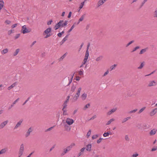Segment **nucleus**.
I'll return each mask as SVG.
<instances>
[{
  "label": "nucleus",
  "mask_w": 157,
  "mask_h": 157,
  "mask_svg": "<svg viewBox=\"0 0 157 157\" xmlns=\"http://www.w3.org/2000/svg\"><path fill=\"white\" fill-rule=\"evenodd\" d=\"M68 21L60 20L55 26L54 29L56 30L60 27H64L67 24Z\"/></svg>",
  "instance_id": "f257e3e1"
},
{
  "label": "nucleus",
  "mask_w": 157,
  "mask_h": 157,
  "mask_svg": "<svg viewBox=\"0 0 157 157\" xmlns=\"http://www.w3.org/2000/svg\"><path fill=\"white\" fill-rule=\"evenodd\" d=\"M82 90V88L81 87H79L77 89L76 93L73 98L72 100L73 101H75L77 100Z\"/></svg>",
  "instance_id": "f03ea898"
},
{
  "label": "nucleus",
  "mask_w": 157,
  "mask_h": 157,
  "mask_svg": "<svg viewBox=\"0 0 157 157\" xmlns=\"http://www.w3.org/2000/svg\"><path fill=\"white\" fill-rule=\"evenodd\" d=\"M51 30V28H48L44 31L43 34L44 36V38H47L51 36L50 32Z\"/></svg>",
  "instance_id": "7ed1b4c3"
},
{
  "label": "nucleus",
  "mask_w": 157,
  "mask_h": 157,
  "mask_svg": "<svg viewBox=\"0 0 157 157\" xmlns=\"http://www.w3.org/2000/svg\"><path fill=\"white\" fill-rule=\"evenodd\" d=\"M31 31V29L27 28L25 25H23L22 27L21 32L23 34L30 33Z\"/></svg>",
  "instance_id": "20e7f679"
},
{
  "label": "nucleus",
  "mask_w": 157,
  "mask_h": 157,
  "mask_svg": "<svg viewBox=\"0 0 157 157\" xmlns=\"http://www.w3.org/2000/svg\"><path fill=\"white\" fill-rule=\"evenodd\" d=\"M24 150V145L23 144H21L19 150L18 155V157H21L23 154Z\"/></svg>",
  "instance_id": "39448f33"
},
{
  "label": "nucleus",
  "mask_w": 157,
  "mask_h": 157,
  "mask_svg": "<svg viewBox=\"0 0 157 157\" xmlns=\"http://www.w3.org/2000/svg\"><path fill=\"white\" fill-rule=\"evenodd\" d=\"M157 84V82L154 80L150 81L147 84L148 87H151L152 86H155Z\"/></svg>",
  "instance_id": "423d86ee"
},
{
  "label": "nucleus",
  "mask_w": 157,
  "mask_h": 157,
  "mask_svg": "<svg viewBox=\"0 0 157 157\" xmlns=\"http://www.w3.org/2000/svg\"><path fill=\"white\" fill-rule=\"evenodd\" d=\"M157 113V108L152 109L149 113L150 116L152 117L154 116Z\"/></svg>",
  "instance_id": "0eeeda50"
},
{
  "label": "nucleus",
  "mask_w": 157,
  "mask_h": 157,
  "mask_svg": "<svg viewBox=\"0 0 157 157\" xmlns=\"http://www.w3.org/2000/svg\"><path fill=\"white\" fill-rule=\"evenodd\" d=\"M33 131V128L32 127H30L29 128L25 133V136L26 137H27L29 136L30 134Z\"/></svg>",
  "instance_id": "6e6552de"
},
{
  "label": "nucleus",
  "mask_w": 157,
  "mask_h": 157,
  "mask_svg": "<svg viewBox=\"0 0 157 157\" xmlns=\"http://www.w3.org/2000/svg\"><path fill=\"white\" fill-rule=\"evenodd\" d=\"M117 108H113L107 113V115L108 116H109L111 115L112 114L115 112L117 110Z\"/></svg>",
  "instance_id": "1a4fd4ad"
},
{
  "label": "nucleus",
  "mask_w": 157,
  "mask_h": 157,
  "mask_svg": "<svg viewBox=\"0 0 157 157\" xmlns=\"http://www.w3.org/2000/svg\"><path fill=\"white\" fill-rule=\"evenodd\" d=\"M66 123L69 125H71L74 122V120L71 118H68L66 120Z\"/></svg>",
  "instance_id": "9d476101"
},
{
  "label": "nucleus",
  "mask_w": 157,
  "mask_h": 157,
  "mask_svg": "<svg viewBox=\"0 0 157 157\" xmlns=\"http://www.w3.org/2000/svg\"><path fill=\"white\" fill-rule=\"evenodd\" d=\"M80 98L82 101L85 100L87 98V94L85 92L83 93L81 95Z\"/></svg>",
  "instance_id": "9b49d317"
},
{
  "label": "nucleus",
  "mask_w": 157,
  "mask_h": 157,
  "mask_svg": "<svg viewBox=\"0 0 157 157\" xmlns=\"http://www.w3.org/2000/svg\"><path fill=\"white\" fill-rule=\"evenodd\" d=\"M157 131V129L155 128H153L149 132V135L150 136H153L154 135Z\"/></svg>",
  "instance_id": "f8f14e48"
},
{
  "label": "nucleus",
  "mask_w": 157,
  "mask_h": 157,
  "mask_svg": "<svg viewBox=\"0 0 157 157\" xmlns=\"http://www.w3.org/2000/svg\"><path fill=\"white\" fill-rule=\"evenodd\" d=\"M8 122V121L7 120L2 123L0 124V128L2 129L7 124Z\"/></svg>",
  "instance_id": "ddd939ff"
},
{
  "label": "nucleus",
  "mask_w": 157,
  "mask_h": 157,
  "mask_svg": "<svg viewBox=\"0 0 157 157\" xmlns=\"http://www.w3.org/2000/svg\"><path fill=\"white\" fill-rule=\"evenodd\" d=\"M17 85V83L16 82H15L12 84L10 86L8 87L7 88V89L8 90H10L11 89H12L13 88L15 87Z\"/></svg>",
  "instance_id": "4468645a"
},
{
  "label": "nucleus",
  "mask_w": 157,
  "mask_h": 157,
  "mask_svg": "<svg viewBox=\"0 0 157 157\" xmlns=\"http://www.w3.org/2000/svg\"><path fill=\"white\" fill-rule=\"evenodd\" d=\"M85 17V14H84L81 16V17L79 19L77 23V24H78L80 22L82 21L84 19Z\"/></svg>",
  "instance_id": "2eb2a0df"
},
{
  "label": "nucleus",
  "mask_w": 157,
  "mask_h": 157,
  "mask_svg": "<svg viewBox=\"0 0 157 157\" xmlns=\"http://www.w3.org/2000/svg\"><path fill=\"white\" fill-rule=\"evenodd\" d=\"M9 52V49L7 48L3 49L1 51V53L2 55H4L7 53Z\"/></svg>",
  "instance_id": "dca6fc26"
},
{
  "label": "nucleus",
  "mask_w": 157,
  "mask_h": 157,
  "mask_svg": "<svg viewBox=\"0 0 157 157\" xmlns=\"http://www.w3.org/2000/svg\"><path fill=\"white\" fill-rule=\"evenodd\" d=\"M20 49L19 48L16 49L15 51L13 53V56H16L19 53Z\"/></svg>",
  "instance_id": "f3484780"
},
{
  "label": "nucleus",
  "mask_w": 157,
  "mask_h": 157,
  "mask_svg": "<svg viewBox=\"0 0 157 157\" xmlns=\"http://www.w3.org/2000/svg\"><path fill=\"white\" fill-rule=\"evenodd\" d=\"M115 120V119L113 118L110 119L106 123V125H107L110 124L112 122L114 121Z\"/></svg>",
  "instance_id": "a211bd4d"
},
{
  "label": "nucleus",
  "mask_w": 157,
  "mask_h": 157,
  "mask_svg": "<svg viewBox=\"0 0 157 157\" xmlns=\"http://www.w3.org/2000/svg\"><path fill=\"white\" fill-rule=\"evenodd\" d=\"M75 146V144L74 143H72L69 146L67 147V148L69 151H70L72 148Z\"/></svg>",
  "instance_id": "6ab92c4d"
},
{
  "label": "nucleus",
  "mask_w": 157,
  "mask_h": 157,
  "mask_svg": "<svg viewBox=\"0 0 157 157\" xmlns=\"http://www.w3.org/2000/svg\"><path fill=\"white\" fill-rule=\"evenodd\" d=\"M86 150L89 151H90L91 149V145L90 144L87 145L86 146Z\"/></svg>",
  "instance_id": "aec40b11"
},
{
  "label": "nucleus",
  "mask_w": 157,
  "mask_h": 157,
  "mask_svg": "<svg viewBox=\"0 0 157 157\" xmlns=\"http://www.w3.org/2000/svg\"><path fill=\"white\" fill-rule=\"evenodd\" d=\"M22 122V120H20L18 122L15 127V128H17L18 127H20Z\"/></svg>",
  "instance_id": "412c9836"
},
{
  "label": "nucleus",
  "mask_w": 157,
  "mask_h": 157,
  "mask_svg": "<svg viewBox=\"0 0 157 157\" xmlns=\"http://www.w3.org/2000/svg\"><path fill=\"white\" fill-rule=\"evenodd\" d=\"M68 35H66L63 39V40L61 41V44H63L65 41H66L67 39V38L68 37Z\"/></svg>",
  "instance_id": "4be33fe9"
},
{
  "label": "nucleus",
  "mask_w": 157,
  "mask_h": 157,
  "mask_svg": "<svg viewBox=\"0 0 157 157\" xmlns=\"http://www.w3.org/2000/svg\"><path fill=\"white\" fill-rule=\"evenodd\" d=\"M107 0H100L98 2V5L99 6L101 5Z\"/></svg>",
  "instance_id": "5701e85b"
},
{
  "label": "nucleus",
  "mask_w": 157,
  "mask_h": 157,
  "mask_svg": "<svg viewBox=\"0 0 157 157\" xmlns=\"http://www.w3.org/2000/svg\"><path fill=\"white\" fill-rule=\"evenodd\" d=\"M117 65V64H115L111 66L109 68V70L111 71L113 69H115Z\"/></svg>",
  "instance_id": "b1692460"
},
{
  "label": "nucleus",
  "mask_w": 157,
  "mask_h": 157,
  "mask_svg": "<svg viewBox=\"0 0 157 157\" xmlns=\"http://www.w3.org/2000/svg\"><path fill=\"white\" fill-rule=\"evenodd\" d=\"M83 71L82 69H81L78 71V73L79 75L80 76H82L83 75Z\"/></svg>",
  "instance_id": "393cba45"
},
{
  "label": "nucleus",
  "mask_w": 157,
  "mask_h": 157,
  "mask_svg": "<svg viewBox=\"0 0 157 157\" xmlns=\"http://www.w3.org/2000/svg\"><path fill=\"white\" fill-rule=\"evenodd\" d=\"M89 56V52H88V48L86 51L84 58H86V59H88Z\"/></svg>",
  "instance_id": "a878e982"
},
{
  "label": "nucleus",
  "mask_w": 157,
  "mask_h": 157,
  "mask_svg": "<svg viewBox=\"0 0 157 157\" xmlns=\"http://www.w3.org/2000/svg\"><path fill=\"white\" fill-rule=\"evenodd\" d=\"M68 151H69V150H68V149L66 148L64 149V151L62 153L61 155H64L66 153H67Z\"/></svg>",
  "instance_id": "bb28decb"
},
{
  "label": "nucleus",
  "mask_w": 157,
  "mask_h": 157,
  "mask_svg": "<svg viewBox=\"0 0 157 157\" xmlns=\"http://www.w3.org/2000/svg\"><path fill=\"white\" fill-rule=\"evenodd\" d=\"M130 118L131 117H128L124 118L122 121V123H123L127 121L128 120L130 119Z\"/></svg>",
  "instance_id": "cd10ccee"
},
{
  "label": "nucleus",
  "mask_w": 157,
  "mask_h": 157,
  "mask_svg": "<svg viewBox=\"0 0 157 157\" xmlns=\"http://www.w3.org/2000/svg\"><path fill=\"white\" fill-rule=\"evenodd\" d=\"M154 17L157 19V9H156L153 13Z\"/></svg>",
  "instance_id": "c85d7f7f"
},
{
  "label": "nucleus",
  "mask_w": 157,
  "mask_h": 157,
  "mask_svg": "<svg viewBox=\"0 0 157 157\" xmlns=\"http://www.w3.org/2000/svg\"><path fill=\"white\" fill-rule=\"evenodd\" d=\"M76 88V87L75 86V85H73L72 86L71 88V91L72 92H74Z\"/></svg>",
  "instance_id": "c756f323"
},
{
  "label": "nucleus",
  "mask_w": 157,
  "mask_h": 157,
  "mask_svg": "<svg viewBox=\"0 0 157 157\" xmlns=\"http://www.w3.org/2000/svg\"><path fill=\"white\" fill-rule=\"evenodd\" d=\"M146 109L145 107H144L141 109L139 111L138 113L140 114L142 112Z\"/></svg>",
  "instance_id": "7c9ffc66"
},
{
  "label": "nucleus",
  "mask_w": 157,
  "mask_h": 157,
  "mask_svg": "<svg viewBox=\"0 0 157 157\" xmlns=\"http://www.w3.org/2000/svg\"><path fill=\"white\" fill-rule=\"evenodd\" d=\"M144 62H143L141 63L140 66L138 67V68L139 69H141L144 67Z\"/></svg>",
  "instance_id": "2f4dec72"
},
{
  "label": "nucleus",
  "mask_w": 157,
  "mask_h": 157,
  "mask_svg": "<svg viewBox=\"0 0 157 157\" xmlns=\"http://www.w3.org/2000/svg\"><path fill=\"white\" fill-rule=\"evenodd\" d=\"M91 131L90 130H89V131L87 132L86 135V137L87 138H88L89 137V136H90L91 134Z\"/></svg>",
  "instance_id": "473e14b6"
},
{
  "label": "nucleus",
  "mask_w": 157,
  "mask_h": 157,
  "mask_svg": "<svg viewBox=\"0 0 157 157\" xmlns=\"http://www.w3.org/2000/svg\"><path fill=\"white\" fill-rule=\"evenodd\" d=\"M85 1H84L81 3L79 5V9L80 10L83 7L84 5Z\"/></svg>",
  "instance_id": "72a5a7b5"
},
{
  "label": "nucleus",
  "mask_w": 157,
  "mask_h": 157,
  "mask_svg": "<svg viewBox=\"0 0 157 157\" xmlns=\"http://www.w3.org/2000/svg\"><path fill=\"white\" fill-rule=\"evenodd\" d=\"M6 151V149H2L0 151V154H2L5 153Z\"/></svg>",
  "instance_id": "f704fd0d"
},
{
  "label": "nucleus",
  "mask_w": 157,
  "mask_h": 157,
  "mask_svg": "<svg viewBox=\"0 0 157 157\" xmlns=\"http://www.w3.org/2000/svg\"><path fill=\"white\" fill-rule=\"evenodd\" d=\"M4 23L6 25H9L11 23V21L10 20H7L5 21Z\"/></svg>",
  "instance_id": "c9c22d12"
},
{
  "label": "nucleus",
  "mask_w": 157,
  "mask_h": 157,
  "mask_svg": "<svg viewBox=\"0 0 157 157\" xmlns=\"http://www.w3.org/2000/svg\"><path fill=\"white\" fill-rule=\"evenodd\" d=\"M73 75H71L70 76L71 78L69 79V84H70L72 81V79H73Z\"/></svg>",
  "instance_id": "e433bc0d"
},
{
  "label": "nucleus",
  "mask_w": 157,
  "mask_h": 157,
  "mask_svg": "<svg viewBox=\"0 0 157 157\" xmlns=\"http://www.w3.org/2000/svg\"><path fill=\"white\" fill-rule=\"evenodd\" d=\"M102 58V56H101L97 57L96 59V61H98L101 60Z\"/></svg>",
  "instance_id": "4c0bfd02"
},
{
  "label": "nucleus",
  "mask_w": 157,
  "mask_h": 157,
  "mask_svg": "<svg viewBox=\"0 0 157 157\" xmlns=\"http://www.w3.org/2000/svg\"><path fill=\"white\" fill-rule=\"evenodd\" d=\"M13 33H14V30L12 29L9 30L8 32V34L9 35H10Z\"/></svg>",
  "instance_id": "58836bf2"
},
{
  "label": "nucleus",
  "mask_w": 157,
  "mask_h": 157,
  "mask_svg": "<svg viewBox=\"0 0 157 157\" xmlns=\"http://www.w3.org/2000/svg\"><path fill=\"white\" fill-rule=\"evenodd\" d=\"M137 111V109H134L133 110L130 111L129 112V113H130V114L132 113H134L136 112Z\"/></svg>",
  "instance_id": "ea45409f"
},
{
  "label": "nucleus",
  "mask_w": 157,
  "mask_h": 157,
  "mask_svg": "<svg viewBox=\"0 0 157 157\" xmlns=\"http://www.w3.org/2000/svg\"><path fill=\"white\" fill-rule=\"evenodd\" d=\"M139 155V154L136 153H135L131 156V157H137Z\"/></svg>",
  "instance_id": "a19ab883"
},
{
  "label": "nucleus",
  "mask_w": 157,
  "mask_h": 157,
  "mask_svg": "<svg viewBox=\"0 0 157 157\" xmlns=\"http://www.w3.org/2000/svg\"><path fill=\"white\" fill-rule=\"evenodd\" d=\"M90 106V105L89 104H87L83 108V109L84 110H86L87 108H88Z\"/></svg>",
  "instance_id": "79ce46f5"
},
{
  "label": "nucleus",
  "mask_w": 157,
  "mask_h": 157,
  "mask_svg": "<svg viewBox=\"0 0 157 157\" xmlns=\"http://www.w3.org/2000/svg\"><path fill=\"white\" fill-rule=\"evenodd\" d=\"M63 108L62 109V110L66 109V108H67V104H66L63 103Z\"/></svg>",
  "instance_id": "37998d69"
},
{
  "label": "nucleus",
  "mask_w": 157,
  "mask_h": 157,
  "mask_svg": "<svg viewBox=\"0 0 157 157\" xmlns=\"http://www.w3.org/2000/svg\"><path fill=\"white\" fill-rule=\"evenodd\" d=\"M63 111V115H68V113H67V110L66 109H65L64 110H62Z\"/></svg>",
  "instance_id": "c03bdc74"
},
{
  "label": "nucleus",
  "mask_w": 157,
  "mask_h": 157,
  "mask_svg": "<svg viewBox=\"0 0 157 157\" xmlns=\"http://www.w3.org/2000/svg\"><path fill=\"white\" fill-rule=\"evenodd\" d=\"M146 51V49H143L142 50H141L140 52V54H143V53L145 52Z\"/></svg>",
  "instance_id": "a18cd8bd"
},
{
  "label": "nucleus",
  "mask_w": 157,
  "mask_h": 157,
  "mask_svg": "<svg viewBox=\"0 0 157 157\" xmlns=\"http://www.w3.org/2000/svg\"><path fill=\"white\" fill-rule=\"evenodd\" d=\"M19 98H17L15 101L12 103V106H13L14 105H15L17 102L19 100Z\"/></svg>",
  "instance_id": "49530a36"
},
{
  "label": "nucleus",
  "mask_w": 157,
  "mask_h": 157,
  "mask_svg": "<svg viewBox=\"0 0 157 157\" xmlns=\"http://www.w3.org/2000/svg\"><path fill=\"white\" fill-rule=\"evenodd\" d=\"M98 137V135L97 134L94 135L92 136V138L93 140L97 138Z\"/></svg>",
  "instance_id": "de8ad7c7"
},
{
  "label": "nucleus",
  "mask_w": 157,
  "mask_h": 157,
  "mask_svg": "<svg viewBox=\"0 0 157 157\" xmlns=\"http://www.w3.org/2000/svg\"><path fill=\"white\" fill-rule=\"evenodd\" d=\"M109 134L108 132H105L103 134V136L104 137H106L109 136Z\"/></svg>",
  "instance_id": "09e8293b"
},
{
  "label": "nucleus",
  "mask_w": 157,
  "mask_h": 157,
  "mask_svg": "<svg viewBox=\"0 0 157 157\" xmlns=\"http://www.w3.org/2000/svg\"><path fill=\"white\" fill-rule=\"evenodd\" d=\"M143 127L144 129H147L148 128V127L147 126L146 124H144L143 126Z\"/></svg>",
  "instance_id": "8fccbe9b"
},
{
  "label": "nucleus",
  "mask_w": 157,
  "mask_h": 157,
  "mask_svg": "<svg viewBox=\"0 0 157 157\" xmlns=\"http://www.w3.org/2000/svg\"><path fill=\"white\" fill-rule=\"evenodd\" d=\"M65 127L66 130L70 131L71 129V128L68 126L66 125L65 126Z\"/></svg>",
  "instance_id": "3c124183"
},
{
  "label": "nucleus",
  "mask_w": 157,
  "mask_h": 157,
  "mask_svg": "<svg viewBox=\"0 0 157 157\" xmlns=\"http://www.w3.org/2000/svg\"><path fill=\"white\" fill-rule=\"evenodd\" d=\"M74 27H75V26H74V24L71 26V27L70 29L68 31V33H69L74 28Z\"/></svg>",
  "instance_id": "603ef678"
},
{
  "label": "nucleus",
  "mask_w": 157,
  "mask_h": 157,
  "mask_svg": "<svg viewBox=\"0 0 157 157\" xmlns=\"http://www.w3.org/2000/svg\"><path fill=\"white\" fill-rule=\"evenodd\" d=\"M17 24H14L13 25H12L11 26V28L12 29H13L17 27Z\"/></svg>",
  "instance_id": "864d4df0"
},
{
  "label": "nucleus",
  "mask_w": 157,
  "mask_h": 157,
  "mask_svg": "<svg viewBox=\"0 0 157 157\" xmlns=\"http://www.w3.org/2000/svg\"><path fill=\"white\" fill-rule=\"evenodd\" d=\"M134 42L133 41H130L129 42L128 44H127L126 45V47H128V46H129L132 43Z\"/></svg>",
  "instance_id": "5fc2aeb1"
},
{
  "label": "nucleus",
  "mask_w": 157,
  "mask_h": 157,
  "mask_svg": "<svg viewBox=\"0 0 157 157\" xmlns=\"http://www.w3.org/2000/svg\"><path fill=\"white\" fill-rule=\"evenodd\" d=\"M157 150V147H155L152 148L151 149V151H156Z\"/></svg>",
  "instance_id": "6e6d98bb"
},
{
  "label": "nucleus",
  "mask_w": 157,
  "mask_h": 157,
  "mask_svg": "<svg viewBox=\"0 0 157 157\" xmlns=\"http://www.w3.org/2000/svg\"><path fill=\"white\" fill-rule=\"evenodd\" d=\"M20 34H17L16 35H15V36L14 37V38L15 39H17L18 38L20 37Z\"/></svg>",
  "instance_id": "4d7b16f0"
},
{
  "label": "nucleus",
  "mask_w": 157,
  "mask_h": 157,
  "mask_svg": "<svg viewBox=\"0 0 157 157\" xmlns=\"http://www.w3.org/2000/svg\"><path fill=\"white\" fill-rule=\"evenodd\" d=\"M87 59H86V58H84V59L83 60V61L82 62L83 64H85V63H86L87 62Z\"/></svg>",
  "instance_id": "13d9d810"
},
{
  "label": "nucleus",
  "mask_w": 157,
  "mask_h": 157,
  "mask_svg": "<svg viewBox=\"0 0 157 157\" xmlns=\"http://www.w3.org/2000/svg\"><path fill=\"white\" fill-rule=\"evenodd\" d=\"M103 140V138H100L97 141V143L98 144L100 143L101 141V140Z\"/></svg>",
  "instance_id": "bf43d9fd"
},
{
  "label": "nucleus",
  "mask_w": 157,
  "mask_h": 157,
  "mask_svg": "<svg viewBox=\"0 0 157 157\" xmlns=\"http://www.w3.org/2000/svg\"><path fill=\"white\" fill-rule=\"evenodd\" d=\"M52 20H50L49 21H48L47 22V25H50L51 24V23H52Z\"/></svg>",
  "instance_id": "052dcab7"
},
{
  "label": "nucleus",
  "mask_w": 157,
  "mask_h": 157,
  "mask_svg": "<svg viewBox=\"0 0 157 157\" xmlns=\"http://www.w3.org/2000/svg\"><path fill=\"white\" fill-rule=\"evenodd\" d=\"M139 46L136 47L134 48L132 52H134L136 51L137 49H139Z\"/></svg>",
  "instance_id": "680f3d73"
},
{
  "label": "nucleus",
  "mask_w": 157,
  "mask_h": 157,
  "mask_svg": "<svg viewBox=\"0 0 157 157\" xmlns=\"http://www.w3.org/2000/svg\"><path fill=\"white\" fill-rule=\"evenodd\" d=\"M109 73V71L108 70H107L104 74L103 75V76H105L106 75H107Z\"/></svg>",
  "instance_id": "e2e57ef3"
},
{
  "label": "nucleus",
  "mask_w": 157,
  "mask_h": 157,
  "mask_svg": "<svg viewBox=\"0 0 157 157\" xmlns=\"http://www.w3.org/2000/svg\"><path fill=\"white\" fill-rule=\"evenodd\" d=\"M71 13H72L71 12H69V14H68V18H70L71 17Z\"/></svg>",
  "instance_id": "0e129e2a"
},
{
  "label": "nucleus",
  "mask_w": 157,
  "mask_h": 157,
  "mask_svg": "<svg viewBox=\"0 0 157 157\" xmlns=\"http://www.w3.org/2000/svg\"><path fill=\"white\" fill-rule=\"evenodd\" d=\"M85 147H83L82 148V149H81L80 150V151L82 153H83L84 151V150H85Z\"/></svg>",
  "instance_id": "69168bd1"
},
{
  "label": "nucleus",
  "mask_w": 157,
  "mask_h": 157,
  "mask_svg": "<svg viewBox=\"0 0 157 157\" xmlns=\"http://www.w3.org/2000/svg\"><path fill=\"white\" fill-rule=\"evenodd\" d=\"M62 35V34L61 33H59L57 35L59 37H61Z\"/></svg>",
  "instance_id": "338daca9"
},
{
  "label": "nucleus",
  "mask_w": 157,
  "mask_h": 157,
  "mask_svg": "<svg viewBox=\"0 0 157 157\" xmlns=\"http://www.w3.org/2000/svg\"><path fill=\"white\" fill-rule=\"evenodd\" d=\"M75 79L76 81H79L80 80V77L79 76H76Z\"/></svg>",
  "instance_id": "774afa93"
}]
</instances>
